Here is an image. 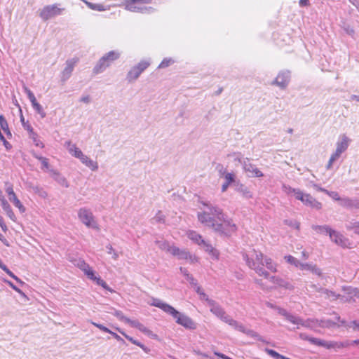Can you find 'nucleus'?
<instances>
[{
  "mask_svg": "<svg viewBox=\"0 0 359 359\" xmlns=\"http://www.w3.org/2000/svg\"><path fill=\"white\" fill-rule=\"evenodd\" d=\"M208 209L198 213V219L203 224L210 227L216 233L224 238H229L237 230L236 225L231 219H226L223 210L218 206L203 202Z\"/></svg>",
  "mask_w": 359,
  "mask_h": 359,
  "instance_id": "nucleus-1",
  "label": "nucleus"
},
{
  "mask_svg": "<svg viewBox=\"0 0 359 359\" xmlns=\"http://www.w3.org/2000/svg\"><path fill=\"white\" fill-rule=\"evenodd\" d=\"M264 257L262 252L255 250H252L249 254H243V259L250 269L254 270L259 276L268 278L269 272L263 267Z\"/></svg>",
  "mask_w": 359,
  "mask_h": 359,
  "instance_id": "nucleus-2",
  "label": "nucleus"
},
{
  "mask_svg": "<svg viewBox=\"0 0 359 359\" xmlns=\"http://www.w3.org/2000/svg\"><path fill=\"white\" fill-rule=\"evenodd\" d=\"M151 2L152 0H125L124 5L125 8L131 12L150 13L154 11V8L144 5Z\"/></svg>",
  "mask_w": 359,
  "mask_h": 359,
  "instance_id": "nucleus-3",
  "label": "nucleus"
},
{
  "mask_svg": "<svg viewBox=\"0 0 359 359\" xmlns=\"http://www.w3.org/2000/svg\"><path fill=\"white\" fill-rule=\"evenodd\" d=\"M120 53L115 50H111L104 55H103L97 62L93 68V73L95 74H100L104 72L106 68L109 67L111 64L118 59Z\"/></svg>",
  "mask_w": 359,
  "mask_h": 359,
  "instance_id": "nucleus-4",
  "label": "nucleus"
},
{
  "mask_svg": "<svg viewBox=\"0 0 359 359\" xmlns=\"http://www.w3.org/2000/svg\"><path fill=\"white\" fill-rule=\"evenodd\" d=\"M224 323L228 324L235 330L245 334L248 337L254 338L257 341H262L263 343H267L264 339V338L262 336H260L257 332H255L252 330L248 329L242 323L233 319L230 316H228V318L225 320Z\"/></svg>",
  "mask_w": 359,
  "mask_h": 359,
  "instance_id": "nucleus-5",
  "label": "nucleus"
},
{
  "mask_svg": "<svg viewBox=\"0 0 359 359\" xmlns=\"http://www.w3.org/2000/svg\"><path fill=\"white\" fill-rule=\"evenodd\" d=\"M350 141V139L346 135H342L340 137V140L337 142L336 150L334 153L331 155L327 165V170L332 168L333 163L337 161L340 157L341 154L347 149Z\"/></svg>",
  "mask_w": 359,
  "mask_h": 359,
  "instance_id": "nucleus-6",
  "label": "nucleus"
},
{
  "mask_svg": "<svg viewBox=\"0 0 359 359\" xmlns=\"http://www.w3.org/2000/svg\"><path fill=\"white\" fill-rule=\"evenodd\" d=\"M78 217L79 220L87 227L99 229L98 224L90 209L87 208H81L78 210Z\"/></svg>",
  "mask_w": 359,
  "mask_h": 359,
  "instance_id": "nucleus-7",
  "label": "nucleus"
},
{
  "mask_svg": "<svg viewBox=\"0 0 359 359\" xmlns=\"http://www.w3.org/2000/svg\"><path fill=\"white\" fill-rule=\"evenodd\" d=\"M169 315L172 316L176 320V323L184 328L188 330H196V323L189 316L181 313L175 309L173 312H170Z\"/></svg>",
  "mask_w": 359,
  "mask_h": 359,
  "instance_id": "nucleus-8",
  "label": "nucleus"
},
{
  "mask_svg": "<svg viewBox=\"0 0 359 359\" xmlns=\"http://www.w3.org/2000/svg\"><path fill=\"white\" fill-rule=\"evenodd\" d=\"M65 8H58L57 4L44 6L40 12L41 18L46 21L56 15H61Z\"/></svg>",
  "mask_w": 359,
  "mask_h": 359,
  "instance_id": "nucleus-9",
  "label": "nucleus"
},
{
  "mask_svg": "<svg viewBox=\"0 0 359 359\" xmlns=\"http://www.w3.org/2000/svg\"><path fill=\"white\" fill-rule=\"evenodd\" d=\"M278 313L285 318L287 320L292 323L294 325H302L304 327H309L310 323L309 321H305L299 316H294L290 313H288L285 309L282 308H278Z\"/></svg>",
  "mask_w": 359,
  "mask_h": 359,
  "instance_id": "nucleus-10",
  "label": "nucleus"
},
{
  "mask_svg": "<svg viewBox=\"0 0 359 359\" xmlns=\"http://www.w3.org/2000/svg\"><path fill=\"white\" fill-rule=\"evenodd\" d=\"M79 62L78 57H73L69 59L65 62V67L61 72V81L62 83L66 82L72 76V72Z\"/></svg>",
  "mask_w": 359,
  "mask_h": 359,
  "instance_id": "nucleus-11",
  "label": "nucleus"
},
{
  "mask_svg": "<svg viewBox=\"0 0 359 359\" xmlns=\"http://www.w3.org/2000/svg\"><path fill=\"white\" fill-rule=\"evenodd\" d=\"M297 194L296 199L301 201L304 205L316 209L321 208V203L317 201L310 194H304L302 191L297 193Z\"/></svg>",
  "mask_w": 359,
  "mask_h": 359,
  "instance_id": "nucleus-12",
  "label": "nucleus"
},
{
  "mask_svg": "<svg viewBox=\"0 0 359 359\" xmlns=\"http://www.w3.org/2000/svg\"><path fill=\"white\" fill-rule=\"evenodd\" d=\"M290 79V72L289 71H282L279 72L271 84L278 86L281 89H285L289 84Z\"/></svg>",
  "mask_w": 359,
  "mask_h": 359,
  "instance_id": "nucleus-13",
  "label": "nucleus"
},
{
  "mask_svg": "<svg viewBox=\"0 0 359 359\" xmlns=\"http://www.w3.org/2000/svg\"><path fill=\"white\" fill-rule=\"evenodd\" d=\"M209 306L210 312L222 321L224 322L228 318L229 315L226 314L224 309L215 300L209 301Z\"/></svg>",
  "mask_w": 359,
  "mask_h": 359,
  "instance_id": "nucleus-14",
  "label": "nucleus"
},
{
  "mask_svg": "<svg viewBox=\"0 0 359 359\" xmlns=\"http://www.w3.org/2000/svg\"><path fill=\"white\" fill-rule=\"evenodd\" d=\"M171 250V255L177 257L179 259H189L191 263L197 262L196 257L195 256H192L186 250H182L176 246H174Z\"/></svg>",
  "mask_w": 359,
  "mask_h": 359,
  "instance_id": "nucleus-15",
  "label": "nucleus"
},
{
  "mask_svg": "<svg viewBox=\"0 0 359 359\" xmlns=\"http://www.w3.org/2000/svg\"><path fill=\"white\" fill-rule=\"evenodd\" d=\"M243 168L247 172H249L250 177H260L264 175L262 171H260L255 165L250 163L249 160L247 158V161H244Z\"/></svg>",
  "mask_w": 359,
  "mask_h": 359,
  "instance_id": "nucleus-16",
  "label": "nucleus"
},
{
  "mask_svg": "<svg viewBox=\"0 0 359 359\" xmlns=\"http://www.w3.org/2000/svg\"><path fill=\"white\" fill-rule=\"evenodd\" d=\"M150 305L161 309L168 314H169L170 312H173L175 311L174 307L157 298H152Z\"/></svg>",
  "mask_w": 359,
  "mask_h": 359,
  "instance_id": "nucleus-17",
  "label": "nucleus"
},
{
  "mask_svg": "<svg viewBox=\"0 0 359 359\" xmlns=\"http://www.w3.org/2000/svg\"><path fill=\"white\" fill-rule=\"evenodd\" d=\"M312 286L318 292L320 293L321 297H323L325 299H328L331 301H335L340 297V294H337L334 292L329 290L326 288L317 287L315 285H313Z\"/></svg>",
  "mask_w": 359,
  "mask_h": 359,
  "instance_id": "nucleus-18",
  "label": "nucleus"
},
{
  "mask_svg": "<svg viewBox=\"0 0 359 359\" xmlns=\"http://www.w3.org/2000/svg\"><path fill=\"white\" fill-rule=\"evenodd\" d=\"M339 204L346 208H359V201L356 198H351L348 197L341 198Z\"/></svg>",
  "mask_w": 359,
  "mask_h": 359,
  "instance_id": "nucleus-19",
  "label": "nucleus"
},
{
  "mask_svg": "<svg viewBox=\"0 0 359 359\" xmlns=\"http://www.w3.org/2000/svg\"><path fill=\"white\" fill-rule=\"evenodd\" d=\"M300 269L302 271H309L313 275H316L319 277L322 276L323 275L321 269L313 263H302Z\"/></svg>",
  "mask_w": 359,
  "mask_h": 359,
  "instance_id": "nucleus-20",
  "label": "nucleus"
},
{
  "mask_svg": "<svg viewBox=\"0 0 359 359\" xmlns=\"http://www.w3.org/2000/svg\"><path fill=\"white\" fill-rule=\"evenodd\" d=\"M65 147L69 152L75 158H79L80 161L85 154L79 149L76 146L71 142V141H67L65 144Z\"/></svg>",
  "mask_w": 359,
  "mask_h": 359,
  "instance_id": "nucleus-21",
  "label": "nucleus"
},
{
  "mask_svg": "<svg viewBox=\"0 0 359 359\" xmlns=\"http://www.w3.org/2000/svg\"><path fill=\"white\" fill-rule=\"evenodd\" d=\"M299 336L302 339L309 341L312 344L317 345L319 346L327 347L328 348L331 347V346L328 344L327 342L318 338L309 337L306 334L301 333Z\"/></svg>",
  "mask_w": 359,
  "mask_h": 359,
  "instance_id": "nucleus-22",
  "label": "nucleus"
},
{
  "mask_svg": "<svg viewBox=\"0 0 359 359\" xmlns=\"http://www.w3.org/2000/svg\"><path fill=\"white\" fill-rule=\"evenodd\" d=\"M235 190L240 193L244 198H250L252 197V194L250 189L244 184L236 182L235 184Z\"/></svg>",
  "mask_w": 359,
  "mask_h": 359,
  "instance_id": "nucleus-23",
  "label": "nucleus"
},
{
  "mask_svg": "<svg viewBox=\"0 0 359 359\" xmlns=\"http://www.w3.org/2000/svg\"><path fill=\"white\" fill-rule=\"evenodd\" d=\"M329 236L332 241L334 242L336 244L341 246L345 245L346 241L340 233L332 229Z\"/></svg>",
  "mask_w": 359,
  "mask_h": 359,
  "instance_id": "nucleus-24",
  "label": "nucleus"
},
{
  "mask_svg": "<svg viewBox=\"0 0 359 359\" xmlns=\"http://www.w3.org/2000/svg\"><path fill=\"white\" fill-rule=\"evenodd\" d=\"M341 323L342 325L347 328H352L354 331H359V320H352L348 323H346L344 320H342ZM351 343L352 344V346H359V339L352 340Z\"/></svg>",
  "mask_w": 359,
  "mask_h": 359,
  "instance_id": "nucleus-25",
  "label": "nucleus"
},
{
  "mask_svg": "<svg viewBox=\"0 0 359 359\" xmlns=\"http://www.w3.org/2000/svg\"><path fill=\"white\" fill-rule=\"evenodd\" d=\"M81 162L89 168L92 171H96L98 169V164L96 161L91 160L86 155L81 158Z\"/></svg>",
  "mask_w": 359,
  "mask_h": 359,
  "instance_id": "nucleus-26",
  "label": "nucleus"
},
{
  "mask_svg": "<svg viewBox=\"0 0 359 359\" xmlns=\"http://www.w3.org/2000/svg\"><path fill=\"white\" fill-rule=\"evenodd\" d=\"M225 182L222 186V191L225 192L229 186L232 184L235 183V175L233 173L227 172L224 175Z\"/></svg>",
  "mask_w": 359,
  "mask_h": 359,
  "instance_id": "nucleus-27",
  "label": "nucleus"
},
{
  "mask_svg": "<svg viewBox=\"0 0 359 359\" xmlns=\"http://www.w3.org/2000/svg\"><path fill=\"white\" fill-rule=\"evenodd\" d=\"M50 173L52 174V177L54 178V180L57 182L60 185L68 187L69 184L67 181V180L61 175L58 172H57L55 170H50Z\"/></svg>",
  "mask_w": 359,
  "mask_h": 359,
  "instance_id": "nucleus-28",
  "label": "nucleus"
},
{
  "mask_svg": "<svg viewBox=\"0 0 359 359\" xmlns=\"http://www.w3.org/2000/svg\"><path fill=\"white\" fill-rule=\"evenodd\" d=\"M27 131L29 132V138L32 140L34 144L36 147L43 148L44 144L39 140L38 135L34 131L33 128L27 126Z\"/></svg>",
  "mask_w": 359,
  "mask_h": 359,
  "instance_id": "nucleus-29",
  "label": "nucleus"
},
{
  "mask_svg": "<svg viewBox=\"0 0 359 359\" xmlns=\"http://www.w3.org/2000/svg\"><path fill=\"white\" fill-rule=\"evenodd\" d=\"M3 130L8 138L12 137V134L9 130L8 124L4 115H0V131Z\"/></svg>",
  "mask_w": 359,
  "mask_h": 359,
  "instance_id": "nucleus-30",
  "label": "nucleus"
},
{
  "mask_svg": "<svg viewBox=\"0 0 359 359\" xmlns=\"http://www.w3.org/2000/svg\"><path fill=\"white\" fill-rule=\"evenodd\" d=\"M203 249L208 252L210 255H211L215 259H218L219 258V252L218 251L215 249L212 245L209 244L208 242H206L205 241H204L201 245Z\"/></svg>",
  "mask_w": 359,
  "mask_h": 359,
  "instance_id": "nucleus-31",
  "label": "nucleus"
},
{
  "mask_svg": "<svg viewBox=\"0 0 359 359\" xmlns=\"http://www.w3.org/2000/svg\"><path fill=\"white\" fill-rule=\"evenodd\" d=\"M155 243L161 250L165 251L171 254V250L174 248V245H170L168 241L163 239L157 240L156 241Z\"/></svg>",
  "mask_w": 359,
  "mask_h": 359,
  "instance_id": "nucleus-32",
  "label": "nucleus"
},
{
  "mask_svg": "<svg viewBox=\"0 0 359 359\" xmlns=\"http://www.w3.org/2000/svg\"><path fill=\"white\" fill-rule=\"evenodd\" d=\"M80 267L84 271L88 278L91 280H95L96 276L94 274V271L91 269L88 264H86L84 261H82Z\"/></svg>",
  "mask_w": 359,
  "mask_h": 359,
  "instance_id": "nucleus-33",
  "label": "nucleus"
},
{
  "mask_svg": "<svg viewBox=\"0 0 359 359\" xmlns=\"http://www.w3.org/2000/svg\"><path fill=\"white\" fill-rule=\"evenodd\" d=\"M312 229L320 234L330 235L332 229L327 225H312Z\"/></svg>",
  "mask_w": 359,
  "mask_h": 359,
  "instance_id": "nucleus-34",
  "label": "nucleus"
},
{
  "mask_svg": "<svg viewBox=\"0 0 359 359\" xmlns=\"http://www.w3.org/2000/svg\"><path fill=\"white\" fill-rule=\"evenodd\" d=\"M266 266V268L271 271V272L277 271V265L276 263L273 262V260L266 256H265L264 262H263V267Z\"/></svg>",
  "mask_w": 359,
  "mask_h": 359,
  "instance_id": "nucleus-35",
  "label": "nucleus"
},
{
  "mask_svg": "<svg viewBox=\"0 0 359 359\" xmlns=\"http://www.w3.org/2000/svg\"><path fill=\"white\" fill-rule=\"evenodd\" d=\"M141 73L135 67H132L131 69L128 72L126 79L128 82H133L138 79Z\"/></svg>",
  "mask_w": 359,
  "mask_h": 359,
  "instance_id": "nucleus-36",
  "label": "nucleus"
},
{
  "mask_svg": "<svg viewBox=\"0 0 359 359\" xmlns=\"http://www.w3.org/2000/svg\"><path fill=\"white\" fill-rule=\"evenodd\" d=\"M188 237L199 245H201L202 243L205 241L200 234L194 231H191L188 233Z\"/></svg>",
  "mask_w": 359,
  "mask_h": 359,
  "instance_id": "nucleus-37",
  "label": "nucleus"
},
{
  "mask_svg": "<svg viewBox=\"0 0 359 359\" xmlns=\"http://www.w3.org/2000/svg\"><path fill=\"white\" fill-rule=\"evenodd\" d=\"M180 272L184 275L186 278L187 280L189 282V283L195 287L197 286L196 280L193 277L192 275L189 274L188 270L186 268L180 267Z\"/></svg>",
  "mask_w": 359,
  "mask_h": 359,
  "instance_id": "nucleus-38",
  "label": "nucleus"
},
{
  "mask_svg": "<svg viewBox=\"0 0 359 359\" xmlns=\"http://www.w3.org/2000/svg\"><path fill=\"white\" fill-rule=\"evenodd\" d=\"M343 290L346 292V294L349 297H351L353 301L355 302L354 297L359 295V290L352 287H344Z\"/></svg>",
  "mask_w": 359,
  "mask_h": 359,
  "instance_id": "nucleus-39",
  "label": "nucleus"
},
{
  "mask_svg": "<svg viewBox=\"0 0 359 359\" xmlns=\"http://www.w3.org/2000/svg\"><path fill=\"white\" fill-rule=\"evenodd\" d=\"M283 190L284 191V192L286 194L292 195L295 197V198H297V196L298 195L297 193H299L301 191L299 189L292 188L291 187L286 185V184L283 185Z\"/></svg>",
  "mask_w": 359,
  "mask_h": 359,
  "instance_id": "nucleus-40",
  "label": "nucleus"
},
{
  "mask_svg": "<svg viewBox=\"0 0 359 359\" xmlns=\"http://www.w3.org/2000/svg\"><path fill=\"white\" fill-rule=\"evenodd\" d=\"M9 200L12 202L14 205L19 209L21 212H24L25 210V207L20 202V201L18 198L15 194H13L12 197H9Z\"/></svg>",
  "mask_w": 359,
  "mask_h": 359,
  "instance_id": "nucleus-41",
  "label": "nucleus"
},
{
  "mask_svg": "<svg viewBox=\"0 0 359 359\" xmlns=\"http://www.w3.org/2000/svg\"><path fill=\"white\" fill-rule=\"evenodd\" d=\"M279 287H284L285 289L292 290L293 286L287 280L278 277L276 283H275Z\"/></svg>",
  "mask_w": 359,
  "mask_h": 359,
  "instance_id": "nucleus-42",
  "label": "nucleus"
},
{
  "mask_svg": "<svg viewBox=\"0 0 359 359\" xmlns=\"http://www.w3.org/2000/svg\"><path fill=\"white\" fill-rule=\"evenodd\" d=\"M284 259L287 263L300 269L302 262H300L297 258L292 255H286L285 256Z\"/></svg>",
  "mask_w": 359,
  "mask_h": 359,
  "instance_id": "nucleus-43",
  "label": "nucleus"
},
{
  "mask_svg": "<svg viewBox=\"0 0 359 359\" xmlns=\"http://www.w3.org/2000/svg\"><path fill=\"white\" fill-rule=\"evenodd\" d=\"M35 111L39 114L41 118H45L46 116V112L44 111L42 106L36 102L34 104L32 105Z\"/></svg>",
  "mask_w": 359,
  "mask_h": 359,
  "instance_id": "nucleus-44",
  "label": "nucleus"
},
{
  "mask_svg": "<svg viewBox=\"0 0 359 359\" xmlns=\"http://www.w3.org/2000/svg\"><path fill=\"white\" fill-rule=\"evenodd\" d=\"M196 291L199 294L200 299L207 302L208 305L209 301H214L213 299L208 298V295L201 290L199 286L196 287Z\"/></svg>",
  "mask_w": 359,
  "mask_h": 359,
  "instance_id": "nucleus-45",
  "label": "nucleus"
},
{
  "mask_svg": "<svg viewBox=\"0 0 359 359\" xmlns=\"http://www.w3.org/2000/svg\"><path fill=\"white\" fill-rule=\"evenodd\" d=\"M319 189H320V191L327 194L332 198H333L334 200L337 201L339 202L341 198L339 196V194L336 191H330L325 189L324 188H320Z\"/></svg>",
  "mask_w": 359,
  "mask_h": 359,
  "instance_id": "nucleus-46",
  "label": "nucleus"
},
{
  "mask_svg": "<svg viewBox=\"0 0 359 359\" xmlns=\"http://www.w3.org/2000/svg\"><path fill=\"white\" fill-rule=\"evenodd\" d=\"M0 268L3 271H4L8 275H9L13 279H15L17 282L20 283V284L23 283L22 281L20 280L12 271H11L6 265L0 264Z\"/></svg>",
  "mask_w": 359,
  "mask_h": 359,
  "instance_id": "nucleus-47",
  "label": "nucleus"
},
{
  "mask_svg": "<svg viewBox=\"0 0 359 359\" xmlns=\"http://www.w3.org/2000/svg\"><path fill=\"white\" fill-rule=\"evenodd\" d=\"M283 223L285 225H287L290 227L294 228L295 229L299 230L300 228V223L297 222V220L293 219H285L283 221Z\"/></svg>",
  "mask_w": 359,
  "mask_h": 359,
  "instance_id": "nucleus-48",
  "label": "nucleus"
},
{
  "mask_svg": "<svg viewBox=\"0 0 359 359\" xmlns=\"http://www.w3.org/2000/svg\"><path fill=\"white\" fill-rule=\"evenodd\" d=\"M264 351L269 355H271V357H273V358L275 359H284V355H282L280 354H279L278 352H276V351L274 350H272V349H269L268 348H266L264 349Z\"/></svg>",
  "mask_w": 359,
  "mask_h": 359,
  "instance_id": "nucleus-49",
  "label": "nucleus"
},
{
  "mask_svg": "<svg viewBox=\"0 0 359 359\" xmlns=\"http://www.w3.org/2000/svg\"><path fill=\"white\" fill-rule=\"evenodd\" d=\"M149 65H150V63L149 62L142 60L134 67L137 69H138L139 72L142 74Z\"/></svg>",
  "mask_w": 359,
  "mask_h": 359,
  "instance_id": "nucleus-50",
  "label": "nucleus"
},
{
  "mask_svg": "<svg viewBox=\"0 0 359 359\" xmlns=\"http://www.w3.org/2000/svg\"><path fill=\"white\" fill-rule=\"evenodd\" d=\"M85 3L87 5V6L92 10L98 11H102L104 10V6L102 4H93L88 1H85Z\"/></svg>",
  "mask_w": 359,
  "mask_h": 359,
  "instance_id": "nucleus-51",
  "label": "nucleus"
},
{
  "mask_svg": "<svg viewBox=\"0 0 359 359\" xmlns=\"http://www.w3.org/2000/svg\"><path fill=\"white\" fill-rule=\"evenodd\" d=\"M174 63V60L172 58H164L158 65V68L163 69L169 67L170 65Z\"/></svg>",
  "mask_w": 359,
  "mask_h": 359,
  "instance_id": "nucleus-52",
  "label": "nucleus"
},
{
  "mask_svg": "<svg viewBox=\"0 0 359 359\" xmlns=\"http://www.w3.org/2000/svg\"><path fill=\"white\" fill-rule=\"evenodd\" d=\"M113 315L116 316L118 320L124 323L129 322V318L126 317L123 312L121 311H115Z\"/></svg>",
  "mask_w": 359,
  "mask_h": 359,
  "instance_id": "nucleus-53",
  "label": "nucleus"
},
{
  "mask_svg": "<svg viewBox=\"0 0 359 359\" xmlns=\"http://www.w3.org/2000/svg\"><path fill=\"white\" fill-rule=\"evenodd\" d=\"M0 201H1V207H2L3 210L5 211V212L11 208V205H9L8 201L5 199L4 196L0 197Z\"/></svg>",
  "mask_w": 359,
  "mask_h": 359,
  "instance_id": "nucleus-54",
  "label": "nucleus"
},
{
  "mask_svg": "<svg viewBox=\"0 0 359 359\" xmlns=\"http://www.w3.org/2000/svg\"><path fill=\"white\" fill-rule=\"evenodd\" d=\"M107 249V253L108 254H112V258L114 259V260H116L118 259V254L117 252H116L114 250V249L112 248V246L109 244L108 245L106 246Z\"/></svg>",
  "mask_w": 359,
  "mask_h": 359,
  "instance_id": "nucleus-55",
  "label": "nucleus"
},
{
  "mask_svg": "<svg viewBox=\"0 0 359 359\" xmlns=\"http://www.w3.org/2000/svg\"><path fill=\"white\" fill-rule=\"evenodd\" d=\"M118 331L122 334L128 341H130V342H132L133 344L135 345H137V346H140V342L138 341L137 340L133 339L132 337L126 334L125 332L121 331L120 329H117Z\"/></svg>",
  "mask_w": 359,
  "mask_h": 359,
  "instance_id": "nucleus-56",
  "label": "nucleus"
},
{
  "mask_svg": "<svg viewBox=\"0 0 359 359\" xmlns=\"http://www.w3.org/2000/svg\"><path fill=\"white\" fill-rule=\"evenodd\" d=\"M95 281H96L97 284L102 286L103 288L107 290H109V291H112L109 287V286L107 285V283L101 279L100 278H97L96 277L95 280H94Z\"/></svg>",
  "mask_w": 359,
  "mask_h": 359,
  "instance_id": "nucleus-57",
  "label": "nucleus"
},
{
  "mask_svg": "<svg viewBox=\"0 0 359 359\" xmlns=\"http://www.w3.org/2000/svg\"><path fill=\"white\" fill-rule=\"evenodd\" d=\"M154 219H155L157 222H162V223L164 222V221H165L164 215H163V213L161 210L158 211V212L154 217Z\"/></svg>",
  "mask_w": 359,
  "mask_h": 359,
  "instance_id": "nucleus-58",
  "label": "nucleus"
},
{
  "mask_svg": "<svg viewBox=\"0 0 359 359\" xmlns=\"http://www.w3.org/2000/svg\"><path fill=\"white\" fill-rule=\"evenodd\" d=\"M91 323L94 326L97 327V328H99L100 330H102L103 332H107V333L111 332V330L109 329H108L107 327L104 326L102 324H99V323H95V322H91Z\"/></svg>",
  "mask_w": 359,
  "mask_h": 359,
  "instance_id": "nucleus-59",
  "label": "nucleus"
},
{
  "mask_svg": "<svg viewBox=\"0 0 359 359\" xmlns=\"http://www.w3.org/2000/svg\"><path fill=\"white\" fill-rule=\"evenodd\" d=\"M126 323H128V324L130 325L132 327L137 328V329H139L141 327V325H142L138 320H132L130 318H129V322H126Z\"/></svg>",
  "mask_w": 359,
  "mask_h": 359,
  "instance_id": "nucleus-60",
  "label": "nucleus"
},
{
  "mask_svg": "<svg viewBox=\"0 0 359 359\" xmlns=\"http://www.w3.org/2000/svg\"><path fill=\"white\" fill-rule=\"evenodd\" d=\"M0 140L3 142L4 145L6 148V149H10L11 148V144L6 141L5 137L4 136L3 133L0 132Z\"/></svg>",
  "mask_w": 359,
  "mask_h": 359,
  "instance_id": "nucleus-61",
  "label": "nucleus"
},
{
  "mask_svg": "<svg viewBox=\"0 0 359 359\" xmlns=\"http://www.w3.org/2000/svg\"><path fill=\"white\" fill-rule=\"evenodd\" d=\"M340 299V302H342V303H345V302H353L354 301H353V299H351V297H349L348 296H347L346 294V295H340V297L338 298Z\"/></svg>",
  "mask_w": 359,
  "mask_h": 359,
  "instance_id": "nucleus-62",
  "label": "nucleus"
},
{
  "mask_svg": "<svg viewBox=\"0 0 359 359\" xmlns=\"http://www.w3.org/2000/svg\"><path fill=\"white\" fill-rule=\"evenodd\" d=\"M41 164L43 165V168H46L49 172H50V170H51L50 169V165H49L48 159V158H46V157L44 158H41Z\"/></svg>",
  "mask_w": 359,
  "mask_h": 359,
  "instance_id": "nucleus-63",
  "label": "nucleus"
},
{
  "mask_svg": "<svg viewBox=\"0 0 359 359\" xmlns=\"http://www.w3.org/2000/svg\"><path fill=\"white\" fill-rule=\"evenodd\" d=\"M142 332L147 334V335H150L152 332L149 330L148 328H147L144 325H142L141 327L138 329Z\"/></svg>",
  "mask_w": 359,
  "mask_h": 359,
  "instance_id": "nucleus-64",
  "label": "nucleus"
}]
</instances>
